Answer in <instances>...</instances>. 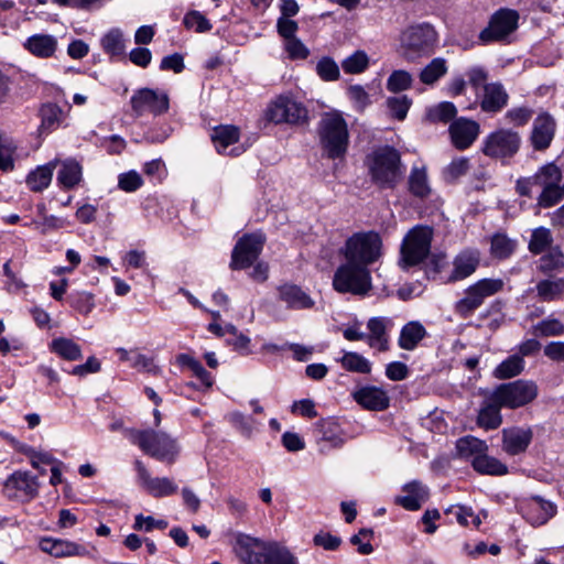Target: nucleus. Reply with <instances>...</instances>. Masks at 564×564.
I'll use <instances>...</instances> for the list:
<instances>
[{"label":"nucleus","instance_id":"49","mask_svg":"<svg viewBox=\"0 0 564 564\" xmlns=\"http://www.w3.org/2000/svg\"><path fill=\"white\" fill-rule=\"evenodd\" d=\"M101 46L104 51L110 55H122L126 48L122 32L119 29L110 30L101 39Z\"/></svg>","mask_w":564,"mask_h":564},{"label":"nucleus","instance_id":"58","mask_svg":"<svg viewBox=\"0 0 564 564\" xmlns=\"http://www.w3.org/2000/svg\"><path fill=\"white\" fill-rule=\"evenodd\" d=\"M143 185L142 176L134 170L119 174L118 187L126 193H133Z\"/></svg>","mask_w":564,"mask_h":564},{"label":"nucleus","instance_id":"25","mask_svg":"<svg viewBox=\"0 0 564 564\" xmlns=\"http://www.w3.org/2000/svg\"><path fill=\"white\" fill-rule=\"evenodd\" d=\"M453 144L460 150L469 148L479 134V124L469 119L459 118L449 126Z\"/></svg>","mask_w":564,"mask_h":564},{"label":"nucleus","instance_id":"29","mask_svg":"<svg viewBox=\"0 0 564 564\" xmlns=\"http://www.w3.org/2000/svg\"><path fill=\"white\" fill-rule=\"evenodd\" d=\"M402 491L404 495L395 497L394 501L410 511L419 510L429 496L427 488L416 480L405 484Z\"/></svg>","mask_w":564,"mask_h":564},{"label":"nucleus","instance_id":"14","mask_svg":"<svg viewBox=\"0 0 564 564\" xmlns=\"http://www.w3.org/2000/svg\"><path fill=\"white\" fill-rule=\"evenodd\" d=\"M519 13L511 9H500L495 12L488 23L479 33V42L487 45L505 41L518 28Z\"/></svg>","mask_w":564,"mask_h":564},{"label":"nucleus","instance_id":"43","mask_svg":"<svg viewBox=\"0 0 564 564\" xmlns=\"http://www.w3.org/2000/svg\"><path fill=\"white\" fill-rule=\"evenodd\" d=\"M17 149L14 140L0 132V170L2 172L13 171Z\"/></svg>","mask_w":564,"mask_h":564},{"label":"nucleus","instance_id":"6","mask_svg":"<svg viewBox=\"0 0 564 564\" xmlns=\"http://www.w3.org/2000/svg\"><path fill=\"white\" fill-rule=\"evenodd\" d=\"M127 437L147 455L173 464L180 448L176 440L164 432L154 430H129Z\"/></svg>","mask_w":564,"mask_h":564},{"label":"nucleus","instance_id":"27","mask_svg":"<svg viewBox=\"0 0 564 564\" xmlns=\"http://www.w3.org/2000/svg\"><path fill=\"white\" fill-rule=\"evenodd\" d=\"M555 127V121L549 113H541L535 118L531 133V142L535 150L541 151L550 147Z\"/></svg>","mask_w":564,"mask_h":564},{"label":"nucleus","instance_id":"4","mask_svg":"<svg viewBox=\"0 0 564 564\" xmlns=\"http://www.w3.org/2000/svg\"><path fill=\"white\" fill-rule=\"evenodd\" d=\"M399 48L408 61L434 54L438 44V33L429 22L412 23L399 34Z\"/></svg>","mask_w":564,"mask_h":564},{"label":"nucleus","instance_id":"41","mask_svg":"<svg viewBox=\"0 0 564 564\" xmlns=\"http://www.w3.org/2000/svg\"><path fill=\"white\" fill-rule=\"evenodd\" d=\"M538 296L545 302L560 299L564 293V279H545L536 284Z\"/></svg>","mask_w":564,"mask_h":564},{"label":"nucleus","instance_id":"40","mask_svg":"<svg viewBox=\"0 0 564 564\" xmlns=\"http://www.w3.org/2000/svg\"><path fill=\"white\" fill-rule=\"evenodd\" d=\"M409 191L412 195L425 198L431 193L426 169L413 166L409 175Z\"/></svg>","mask_w":564,"mask_h":564},{"label":"nucleus","instance_id":"55","mask_svg":"<svg viewBox=\"0 0 564 564\" xmlns=\"http://www.w3.org/2000/svg\"><path fill=\"white\" fill-rule=\"evenodd\" d=\"M447 512L454 514L457 522L464 527L471 524L475 528H478L481 523L479 516L475 514L473 509L469 507L455 506L449 508Z\"/></svg>","mask_w":564,"mask_h":564},{"label":"nucleus","instance_id":"5","mask_svg":"<svg viewBox=\"0 0 564 564\" xmlns=\"http://www.w3.org/2000/svg\"><path fill=\"white\" fill-rule=\"evenodd\" d=\"M368 169L372 182L381 188H394L404 174L400 153L391 147L375 150L368 156Z\"/></svg>","mask_w":564,"mask_h":564},{"label":"nucleus","instance_id":"53","mask_svg":"<svg viewBox=\"0 0 564 564\" xmlns=\"http://www.w3.org/2000/svg\"><path fill=\"white\" fill-rule=\"evenodd\" d=\"M553 241L551 231L544 227L536 228L531 235L529 249L532 253H542Z\"/></svg>","mask_w":564,"mask_h":564},{"label":"nucleus","instance_id":"56","mask_svg":"<svg viewBox=\"0 0 564 564\" xmlns=\"http://www.w3.org/2000/svg\"><path fill=\"white\" fill-rule=\"evenodd\" d=\"M187 29H193L197 33H205L212 30V23L199 11L193 10L185 14L183 20Z\"/></svg>","mask_w":564,"mask_h":564},{"label":"nucleus","instance_id":"62","mask_svg":"<svg viewBox=\"0 0 564 564\" xmlns=\"http://www.w3.org/2000/svg\"><path fill=\"white\" fill-rule=\"evenodd\" d=\"M532 116V109L528 107H517L508 110L505 115V118L510 124L522 127L530 121Z\"/></svg>","mask_w":564,"mask_h":564},{"label":"nucleus","instance_id":"24","mask_svg":"<svg viewBox=\"0 0 564 564\" xmlns=\"http://www.w3.org/2000/svg\"><path fill=\"white\" fill-rule=\"evenodd\" d=\"M391 321L387 317H371L367 322L368 334H366V343L370 348L378 351H387L390 347V337L388 328Z\"/></svg>","mask_w":564,"mask_h":564},{"label":"nucleus","instance_id":"50","mask_svg":"<svg viewBox=\"0 0 564 564\" xmlns=\"http://www.w3.org/2000/svg\"><path fill=\"white\" fill-rule=\"evenodd\" d=\"M69 305L82 315H88L95 307L94 296L86 291H76L68 295Z\"/></svg>","mask_w":564,"mask_h":564},{"label":"nucleus","instance_id":"45","mask_svg":"<svg viewBox=\"0 0 564 564\" xmlns=\"http://www.w3.org/2000/svg\"><path fill=\"white\" fill-rule=\"evenodd\" d=\"M369 63L368 54L362 50H357L343 59L341 68L346 74L357 75L366 72Z\"/></svg>","mask_w":564,"mask_h":564},{"label":"nucleus","instance_id":"19","mask_svg":"<svg viewBox=\"0 0 564 564\" xmlns=\"http://www.w3.org/2000/svg\"><path fill=\"white\" fill-rule=\"evenodd\" d=\"M135 470L142 487L153 497H167L177 491V485L167 477H151L141 460H135Z\"/></svg>","mask_w":564,"mask_h":564},{"label":"nucleus","instance_id":"15","mask_svg":"<svg viewBox=\"0 0 564 564\" xmlns=\"http://www.w3.org/2000/svg\"><path fill=\"white\" fill-rule=\"evenodd\" d=\"M130 105L137 117L143 115L161 116L167 112L170 99L165 91L160 89L141 88L133 93Z\"/></svg>","mask_w":564,"mask_h":564},{"label":"nucleus","instance_id":"28","mask_svg":"<svg viewBox=\"0 0 564 564\" xmlns=\"http://www.w3.org/2000/svg\"><path fill=\"white\" fill-rule=\"evenodd\" d=\"M479 252L476 250H464L453 261V270L448 276L449 282H456L470 276L479 265Z\"/></svg>","mask_w":564,"mask_h":564},{"label":"nucleus","instance_id":"20","mask_svg":"<svg viewBox=\"0 0 564 564\" xmlns=\"http://www.w3.org/2000/svg\"><path fill=\"white\" fill-rule=\"evenodd\" d=\"M240 131L237 127L231 124L218 126L213 129L210 134L212 141L220 154H228L238 156L246 151V147L239 145L230 149L228 148L239 141Z\"/></svg>","mask_w":564,"mask_h":564},{"label":"nucleus","instance_id":"57","mask_svg":"<svg viewBox=\"0 0 564 564\" xmlns=\"http://www.w3.org/2000/svg\"><path fill=\"white\" fill-rule=\"evenodd\" d=\"M456 107L453 102L443 101L429 109L427 116L432 121L448 122L456 116Z\"/></svg>","mask_w":564,"mask_h":564},{"label":"nucleus","instance_id":"47","mask_svg":"<svg viewBox=\"0 0 564 564\" xmlns=\"http://www.w3.org/2000/svg\"><path fill=\"white\" fill-rule=\"evenodd\" d=\"M341 366L347 371L358 373H369L371 371V364L368 359L358 352H345L340 359Z\"/></svg>","mask_w":564,"mask_h":564},{"label":"nucleus","instance_id":"21","mask_svg":"<svg viewBox=\"0 0 564 564\" xmlns=\"http://www.w3.org/2000/svg\"><path fill=\"white\" fill-rule=\"evenodd\" d=\"M39 547L42 552L57 558L86 556L88 554V551L84 545L69 540L55 539L51 536L42 538L39 542Z\"/></svg>","mask_w":564,"mask_h":564},{"label":"nucleus","instance_id":"16","mask_svg":"<svg viewBox=\"0 0 564 564\" xmlns=\"http://www.w3.org/2000/svg\"><path fill=\"white\" fill-rule=\"evenodd\" d=\"M264 241L265 237L261 232L243 235L232 250L230 268L232 270L249 268L260 256Z\"/></svg>","mask_w":564,"mask_h":564},{"label":"nucleus","instance_id":"10","mask_svg":"<svg viewBox=\"0 0 564 564\" xmlns=\"http://www.w3.org/2000/svg\"><path fill=\"white\" fill-rule=\"evenodd\" d=\"M433 230L427 226H416L404 237L401 247V263L404 268L423 261L431 249Z\"/></svg>","mask_w":564,"mask_h":564},{"label":"nucleus","instance_id":"63","mask_svg":"<svg viewBox=\"0 0 564 564\" xmlns=\"http://www.w3.org/2000/svg\"><path fill=\"white\" fill-rule=\"evenodd\" d=\"M165 528H167V522L162 519L156 520L153 517H145L143 514H137L134 518V530L151 532L154 529L164 530Z\"/></svg>","mask_w":564,"mask_h":564},{"label":"nucleus","instance_id":"34","mask_svg":"<svg viewBox=\"0 0 564 564\" xmlns=\"http://www.w3.org/2000/svg\"><path fill=\"white\" fill-rule=\"evenodd\" d=\"M426 335L427 332L420 322H409L401 328L398 345L404 350H414Z\"/></svg>","mask_w":564,"mask_h":564},{"label":"nucleus","instance_id":"39","mask_svg":"<svg viewBox=\"0 0 564 564\" xmlns=\"http://www.w3.org/2000/svg\"><path fill=\"white\" fill-rule=\"evenodd\" d=\"M447 72V61L443 57H435L421 69L419 78L424 85L434 86Z\"/></svg>","mask_w":564,"mask_h":564},{"label":"nucleus","instance_id":"64","mask_svg":"<svg viewBox=\"0 0 564 564\" xmlns=\"http://www.w3.org/2000/svg\"><path fill=\"white\" fill-rule=\"evenodd\" d=\"M544 356L562 366L564 371V341H550L543 348Z\"/></svg>","mask_w":564,"mask_h":564},{"label":"nucleus","instance_id":"36","mask_svg":"<svg viewBox=\"0 0 564 564\" xmlns=\"http://www.w3.org/2000/svg\"><path fill=\"white\" fill-rule=\"evenodd\" d=\"M456 451L459 458L469 460L473 464L475 457H479L484 452L488 451V446L485 441L469 435L457 440Z\"/></svg>","mask_w":564,"mask_h":564},{"label":"nucleus","instance_id":"31","mask_svg":"<svg viewBox=\"0 0 564 564\" xmlns=\"http://www.w3.org/2000/svg\"><path fill=\"white\" fill-rule=\"evenodd\" d=\"M505 408L494 400V392L484 401L477 417V423L486 430H495L502 423L500 409Z\"/></svg>","mask_w":564,"mask_h":564},{"label":"nucleus","instance_id":"54","mask_svg":"<svg viewBox=\"0 0 564 564\" xmlns=\"http://www.w3.org/2000/svg\"><path fill=\"white\" fill-rule=\"evenodd\" d=\"M413 82L412 75L403 69L391 73L387 80V89L391 93H400L411 87Z\"/></svg>","mask_w":564,"mask_h":564},{"label":"nucleus","instance_id":"17","mask_svg":"<svg viewBox=\"0 0 564 564\" xmlns=\"http://www.w3.org/2000/svg\"><path fill=\"white\" fill-rule=\"evenodd\" d=\"M37 477L25 470L14 471L4 482V491L9 498L29 501L39 494Z\"/></svg>","mask_w":564,"mask_h":564},{"label":"nucleus","instance_id":"2","mask_svg":"<svg viewBox=\"0 0 564 564\" xmlns=\"http://www.w3.org/2000/svg\"><path fill=\"white\" fill-rule=\"evenodd\" d=\"M235 552L245 564H299L286 546L251 536L238 538Z\"/></svg>","mask_w":564,"mask_h":564},{"label":"nucleus","instance_id":"35","mask_svg":"<svg viewBox=\"0 0 564 564\" xmlns=\"http://www.w3.org/2000/svg\"><path fill=\"white\" fill-rule=\"evenodd\" d=\"M83 180V166L75 159H66L61 163L57 174L58 183L66 189L77 186Z\"/></svg>","mask_w":564,"mask_h":564},{"label":"nucleus","instance_id":"44","mask_svg":"<svg viewBox=\"0 0 564 564\" xmlns=\"http://www.w3.org/2000/svg\"><path fill=\"white\" fill-rule=\"evenodd\" d=\"M41 130L51 132L56 129L63 120V111L55 104H45L40 109Z\"/></svg>","mask_w":564,"mask_h":564},{"label":"nucleus","instance_id":"48","mask_svg":"<svg viewBox=\"0 0 564 564\" xmlns=\"http://www.w3.org/2000/svg\"><path fill=\"white\" fill-rule=\"evenodd\" d=\"M564 268V254L558 248H552L546 254L539 260L538 269L546 274L558 271Z\"/></svg>","mask_w":564,"mask_h":564},{"label":"nucleus","instance_id":"37","mask_svg":"<svg viewBox=\"0 0 564 564\" xmlns=\"http://www.w3.org/2000/svg\"><path fill=\"white\" fill-rule=\"evenodd\" d=\"M56 162H50L45 165L37 166L34 171L30 172L26 176V185L32 192H42L48 187L52 182L53 172Z\"/></svg>","mask_w":564,"mask_h":564},{"label":"nucleus","instance_id":"1","mask_svg":"<svg viewBox=\"0 0 564 564\" xmlns=\"http://www.w3.org/2000/svg\"><path fill=\"white\" fill-rule=\"evenodd\" d=\"M542 188L538 197V205L542 208H550L564 198V183L562 184V172L554 163L541 166L530 177H521L517 181L516 189L521 196L530 197L532 187Z\"/></svg>","mask_w":564,"mask_h":564},{"label":"nucleus","instance_id":"59","mask_svg":"<svg viewBox=\"0 0 564 564\" xmlns=\"http://www.w3.org/2000/svg\"><path fill=\"white\" fill-rule=\"evenodd\" d=\"M411 99L406 96L390 97L387 99V106L391 115L398 120H403L411 107Z\"/></svg>","mask_w":564,"mask_h":564},{"label":"nucleus","instance_id":"60","mask_svg":"<svg viewBox=\"0 0 564 564\" xmlns=\"http://www.w3.org/2000/svg\"><path fill=\"white\" fill-rule=\"evenodd\" d=\"M540 336L551 337L564 335V324L556 318H546L535 325Z\"/></svg>","mask_w":564,"mask_h":564},{"label":"nucleus","instance_id":"51","mask_svg":"<svg viewBox=\"0 0 564 564\" xmlns=\"http://www.w3.org/2000/svg\"><path fill=\"white\" fill-rule=\"evenodd\" d=\"M316 74L324 82H335L340 77V69L337 63L328 56L322 57L315 67Z\"/></svg>","mask_w":564,"mask_h":564},{"label":"nucleus","instance_id":"61","mask_svg":"<svg viewBox=\"0 0 564 564\" xmlns=\"http://www.w3.org/2000/svg\"><path fill=\"white\" fill-rule=\"evenodd\" d=\"M469 170V161L466 158L453 160L444 171L446 181L453 182L465 175Z\"/></svg>","mask_w":564,"mask_h":564},{"label":"nucleus","instance_id":"52","mask_svg":"<svg viewBox=\"0 0 564 564\" xmlns=\"http://www.w3.org/2000/svg\"><path fill=\"white\" fill-rule=\"evenodd\" d=\"M516 243L506 235L497 234L491 238L490 251L492 257L498 259H506L514 251Z\"/></svg>","mask_w":564,"mask_h":564},{"label":"nucleus","instance_id":"46","mask_svg":"<svg viewBox=\"0 0 564 564\" xmlns=\"http://www.w3.org/2000/svg\"><path fill=\"white\" fill-rule=\"evenodd\" d=\"M51 348L54 352L66 360H78L82 358V349L79 345L68 338H56L52 341Z\"/></svg>","mask_w":564,"mask_h":564},{"label":"nucleus","instance_id":"23","mask_svg":"<svg viewBox=\"0 0 564 564\" xmlns=\"http://www.w3.org/2000/svg\"><path fill=\"white\" fill-rule=\"evenodd\" d=\"M533 438L530 427H510L502 430V449L509 455H518L527 451Z\"/></svg>","mask_w":564,"mask_h":564},{"label":"nucleus","instance_id":"8","mask_svg":"<svg viewBox=\"0 0 564 564\" xmlns=\"http://www.w3.org/2000/svg\"><path fill=\"white\" fill-rule=\"evenodd\" d=\"M382 240L375 231L357 232L349 237L343 253L346 260L368 268L382 254Z\"/></svg>","mask_w":564,"mask_h":564},{"label":"nucleus","instance_id":"7","mask_svg":"<svg viewBox=\"0 0 564 564\" xmlns=\"http://www.w3.org/2000/svg\"><path fill=\"white\" fill-rule=\"evenodd\" d=\"M333 286L338 293L366 296L372 289L370 271L365 265L347 260L335 271Z\"/></svg>","mask_w":564,"mask_h":564},{"label":"nucleus","instance_id":"38","mask_svg":"<svg viewBox=\"0 0 564 564\" xmlns=\"http://www.w3.org/2000/svg\"><path fill=\"white\" fill-rule=\"evenodd\" d=\"M473 468L481 475L503 476L508 474L507 465L498 458L487 455V452L474 458Z\"/></svg>","mask_w":564,"mask_h":564},{"label":"nucleus","instance_id":"11","mask_svg":"<svg viewBox=\"0 0 564 564\" xmlns=\"http://www.w3.org/2000/svg\"><path fill=\"white\" fill-rule=\"evenodd\" d=\"M265 118L275 124H302L307 121V109L294 98L282 95L268 105Z\"/></svg>","mask_w":564,"mask_h":564},{"label":"nucleus","instance_id":"33","mask_svg":"<svg viewBox=\"0 0 564 564\" xmlns=\"http://www.w3.org/2000/svg\"><path fill=\"white\" fill-rule=\"evenodd\" d=\"M508 102V94L502 85L492 83L484 86L481 109L487 112H497Z\"/></svg>","mask_w":564,"mask_h":564},{"label":"nucleus","instance_id":"12","mask_svg":"<svg viewBox=\"0 0 564 564\" xmlns=\"http://www.w3.org/2000/svg\"><path fill=\"white\" fill-rule=\"evenodd\" d=\"M505 282L501 279H481L470 285L465 296L456 303V313L460 316H468L477 310L485 299L492 296L503 289Z\"/></svg>","mask_w":564,"mask_h":564},{"label":"nucleus","instance_id":"18","mask_svg":"<svg viewBox=\"0 0 564 564\" xmlns=\"http://www.w3.org/2000/svg\"><path fill=\"white\" fill-rule=\"evenodd\" d=\"M317 432V446L321 454H327L330 449L340 448L345 437L340 425L332 417L323 419L315 424Z\"/></svg>","mask_w":564,"mask_h":564},{"label":"nucleus","instance_id":"42","mask_svg":"<svg viewBox=\"0 0 564 564\" xmlns=\"http://www.w3.org/2000/svg\"><path fill=\"white\" fill-rule=\"evenodd\" d=\"M523 369V357L519 355H512L496 367L494 370V376L500 380L509 379L520 375Z\"/></svg>","mask_w":564,"mask_h":564},{"label":"nucleus","instance_id":"32","mask_svg":"<svg viewBox=\"0 0 564 564\" xmlns=\"http://www.w3.org/2000/svg\"><path fill=\"white\" fill-rule=\"evenodd\" d=\"M24 47L36 57L48 58L57 48V40L50 34H34L25 41Z\"/></svg>","mask_w":564,"mask_h":564},{"label":"nucleus","instance_id":"30","mask_svg":"<svg viewBox=\"0 0 564 564\" xmlns=\"http://www.w3.org/2000/svg\"><path fill=\"white\" fill-rule=\"evenodd\" d=\"M354 397L361 406L368 410L382 411L389 406L387 392L378 387H364L356 391Z\"/></svg>","mask_w":564,"mask_h":564},{"label":"nucleus","instance_id":"13","mask_svg":"<svg viewBox=\"0 0 564 564\" xmlns=\"http://www.w3.org/2000/svg\"><path fill=\"white\" fill-rule=\"evenodd\" d=\"M521 147V137L510 129H497L488 134L482 142V152L492 159H509L516 155Z\"/></svg>","mask_w":564,"mask_h":564},{"label":"nucleus","instance_id":"3","mask_svg":"<svg viewBox=\"0 0 564 564\" xmlns=\"http://www.w3.org/2000/svg\"><path fill=\"white\" fill-rule=\"evenodd\" d=\"M322 155L328 160H344L349 147L348 124L339 111L323 113L317 124Z\"/></svg>","mask_w":564,"mask_h":564},{"label":"nucleus","instance_id":"22","mask_svg":"<svg viewBox=\"0 0 564 564\" xmlns=\"http://www.w3.org/2000/svg\"><path fill=\"white\" fill-rule=\"evenodd\" d=\"M276 293L279 301L283 302L289 310H310L315 305V301L301 286L294 283L279 285Z\"/></svg>","mask_w":564,"mask_h":564},{"label":"nucleus","instance_id":"26","mask_svg":"<svg viewBox=\"0 0 564 564\" xmlns=\"http://www.w3.org/2000/svg\"><path fill=\"white\" fill-rule=\"evenodd\" d=\"M524 518L534 527L546 523L556 513V506L540 497L530 498L523 506Z\"/></svg>","mask_w":564,"mask_h":564},{"label":"nucleus","instance_id":"9","mask_svg":"<svg viewBox=\"0 0 564 564\" xmlns=\"http://www.w3.org/2000/svg\"><path fill=\"white\" fill-rule=\"evenodd\" d=\"M494 400L508 409H518L531 403L538 397V386L531 380H516L498 386Z\"/></svg>","mask_w":564,"mask_h":564}]
</instances>
